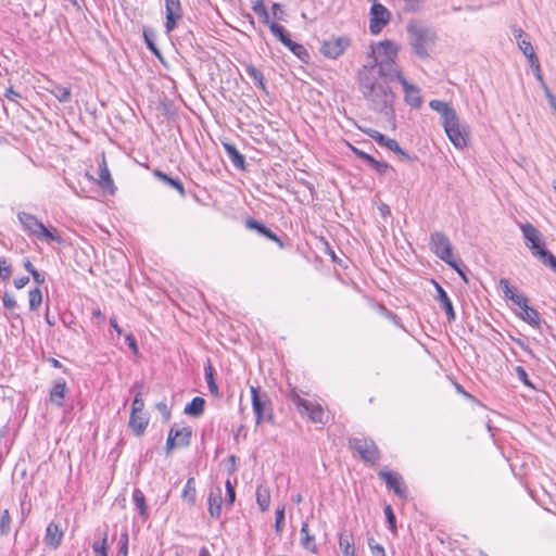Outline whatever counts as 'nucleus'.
Listing matches in <instances>:
<instances>
[{
    "label": "nucleus",
    "mask_w": 556,
    "mask_h": 556,
    "mask_svg": "<svg viewBox=\"0 0 556 556\" xmlns=\"http://www.w3.org/2000/svg\"><path fill=\"white\" fill-rule=\"evenodd\" d=\"M12 276L11 263L5 257H0V279L7 281Z\"/></svg>",
    "instance_id": "49530a36"
},
{
    "label": "nucleus",
    "mask_w": 556,
    "mask_h": 556,
    "mask_svg": "<svg viewBox=\"0 0 556 556\" xmlns=\"http://www.w3.org/2000/svg\"><path fill=\"white\" fill-rule=\"evenodd\" d=\"M204 406L205 400L203 397L195 396L186 405L184 413L192 417H200L204 412Z\"/></svg>",
    "instance_id": "c85d7f7f"
},
{
    "label": "nucleus",
    "mask_w": 556,
    "mask_h": 556,
    "mask_svg": "<svg viewBox=\"0 0 556 556\" xmlns=\"http://www.w3.org/2000/svg\"><path fill=\"white\" fill-rule=\"evenodd\" d=\"M3 306L8 309L16 307V301L9 293H4L2 296Z\"/></svg>",
    "instance_id": "13d9d810"
},
{
    "label": "nucleus",
    "mask_w": 556,
    "mask_h": 556,
    "mask_svg": "<svg viewBox=\"0 0 556 556\" xmlns=\"http://www.w3.org/2000/svg\"><path fill=\"white\" fill-rule=\"evenodd\" d=\"M350 448L358 453L362 460L375 465L380 458V452L376 443L367 438H352L349 440Z\"/></svg>",
    "instance_id": "6e6552de"
},
{
    "label": "nucleus",
    "mask_w": 556,
    "mask_h": 556,
    "mask_svg": "<svg viewBox=\"0 0 556 556\" xmlns=\"http://www.w3.org/2000/svg\"><path fill=\"white\" fill-rule=\"evenodd\" d=\"M47 90L62 103H67L72 99V92L68 87L52 84L51 88H47Z\"/></svg>",
    "instance_id": "473e14b6"
},
{
    "label": "nucleus",
    "mask_w": 556,
    "mask_h": 556,
    "mask_svg": "<svg viewBox=\"0 0 556 556\" xmlns=\"http://www.w3.org/2000/svg\"><path fill=\"white\" fill-rule=\"evenodd\" d=\"M269 29H270V31L273 33V35H274V36H275V37H276V38H277V39H278V40H279L283 46H286V45H289V43H290V40H291L290 35H289V33L287 31V29H286L282 25H280V24H278V23H276V22H271V23L269 24Z\"/></svg>",
    "instance_id": "c9c22d12"
},
{
    "label": "nucleus",
    "mask_w": 556,
    "mask_h": 556,
    "mask_svg": "<svg viewBox=\"0 0 556 556\" xmlns=\"http://www.w3.org/2000/svg\"><path fill=\"white\" fill-rule=\"evenodd\" d=\"M293 404L302 414H306L312 421L325 424L324 409L319 404H313L312 402L302 399L296 392H292L290 395Z\"/></svg>",
    "instance_id": "9d476101"
},
{
    "label": "nucleus",
    "mask_w": 556,
    "mask_h": 556,
    "mask_svg": "<svg viewBox=\"0 0 556 556\" xmlns=\"http://www.w3.org/2000/svg\"><path fill=\"white\" fill-rule=\"evenodd\" d=\"M5 98L10 101L15 102L17 98H21V94L17 91H15L12 87H10L5 91Z\"/></svg>",
    "instance_id": "69168bd1"
},
{
    "label": "nucleus",
    "mask_w": 556,
    "mask_h": 556,
    "mask_svg": "<svg viewBox=\"0 0 556 556\" xmlns=\"http://www.w3.org/2000/svg\"><path fill=\"white\" fill-rule=\"evenodd\" d=\"M369 165L379 174H384L389 168L386 162L377 161L375 157L374 160H369Z\"/></svg>",
    "instance_id": "5fc2aeb1"
},
{
    "label": "nucleus",
    "mask_w": 556,
    "mask_h": 556,
    "mask_svg": "<svg viewBox=\"0 0 556 556\" xmlns=\"http://www.w3.org/2000/svg\"><path fill=\"white\" fill-rule=\"evenodd\" d=\"M498 286L503 291L506 299L510 300L515 305L526 306V296L519 294L514 287L510 286L509 280L502 278L498 281Z\"/></svg>",
    "instance_id": "aec40b11"
},
{
    "label": "nucleus",
    "mask_w": 556,
    "mask_h": 556,
    "mask_svg": "<svg viewBox=\"0 0 556 556\" xmlns=\"http://www.w3.org/2000/svg\"><path fill=\"white\" fill-rule=\"evenodd\" d=\"M365 132L374 139L379 146L384 147L389 149L390 151H393L395 154H397L402 160L404 161H413V157L406 153L397 143L396 140L391 139L383 134L379 132L376 129H367Z\"/></svg>",
    "instance_id": "ddd939ff"
},
{
    "label": "nucleus",
    "mask_w": 556,
    "mask_h": 556,
    "mask_svg": "<svg viewBox=\"0 0 556 556\" xmlns=\"http://www.w3.org/2000/svg\"><path fill=\"white\" fill-rule=\"evenodd\" d=\"M245 72L247 74L253 79L254 84L261 88V89H265V81H264V76L262 74V72L260 70H257L255 66L253 65H248L245 67Z\"/></svg>",
    "instance_id": "a19ab883"
},
{
    "label": "nucleus",
    "mask_w": 556,
    "mask_h": 556,
    "mask_svg": "<svg viewBox=\"0 0 556 556\" xmlns=\"http://www.w3.org/2000/svg\"><path fill=\"white\" fill-rule=\"evenodd\" d=\"M262 236L266 237L267 239L274 241V242H277L279 244L280 248L283 247V243L281 242V240L277 237L276 233H274L269 228H266Z\"/></svg>",
    "instance_id": "680f3d73"
},
{
    "label": "nucleus",
    "mask_w": 556,
    "mask_h": 556,
    "mask_svg": "<svg viewBox=\"0 0 556 556\" xmlns=\"http://www.w3.org/2000/svg\"><path fill=\"white\" fill-rule=\"evenodd\" d=\"M433 285L437 290V296L435 300L440 303L441 307L445 311V314L447 316V320L454 321L456 318L455 311L453 307V303L451 299L448 298L446 291L437 282L433 280Z\"/></svg>",
    "instance_id": "a211bd4d"
},
{
    "label": "nucleus",
    "mask_w": 556,
    "mask_h": 556,
    "mask_svg": "<svg viewBox=\"0 0 556 556\" xmlns=\"http://www.w3.org/2000/svg\"><path fill=\"white\" fill-rule=\"evenodd\" d=\"M516 374L518 376V378L526 384V386H531L530 384V381L528 379V374L526 371V369L521 366H517L516 367Z\"/></svg>",
    "instance_id": "052dcab7"
},
{
    "label": "nucleus",
    "mask_w": 556,
    "mask_h": 556,
    "mask_svg": "<svg viewBox=\"0 0 556 556\" xmlns=\"http://www.w3.org/2000/svg\"><path fill=\"white\" fill-rule=\"evenodd\" d=\"M369 15V30L372 35H378L391 18L389 10L378 1L371 4Z\"/></svg>",
    "instance_id": "1a4fd4ad"
},
{
    "label": "nucleus",
    "mask_w": 556,
    "mask_h": 556,
    "mask_svg": "<svg viewBox=\"0 0 556 556\" xmlns=\"http://www.w3.org/2000/svg\"><path fill=\"white\" fill-rule=\"evenodd\" d=\"M154 176L157 177L161 181L165 182L172 188H175L181 197H185L186 191L182 182L178 178H172L161 170H155Z\"/></svg>",
    "instance_id": "72a5a7b5"
},
{
    "label": "nucleus",
    "mask_w": 556,
    "mask_h": 556,
    "mask_svg": "<svg viewBox=\"0 0 556 556\" xmlns=\"http://www.w3.org/2000/svg\"><path fill=\"white\" fill-rule=\"evenodd\" d=\"M350 39L348 37H331L324 40L320 47V52L329 59H338L344 53L350 46Z\"/></svg>",
    "instance_id": "f8f14e48"
},
{
    "label": "nucleus",
    "mask_w": 556,
    "mask_h": 556,
    "mask_svg": "<svg viewBox=\"0 0 556 556\" xmlns=\"http://www.w3.org/2000/svg\"><path fill=\"white\" fill-rule=\"evenodd\" d=\"M339 547L343 556H355V542L351 532L344 530L340 533Z\"/></svg>",
    "instance_id": "393cba45"
},
{
    "label": "nucleus",
    "mask_w": 556,
    "mask_h": 556,
    "mask_svg": "<svg viewBox=\"0 0 556 556\" xmlns=\"http://www.w3.org/2000/svg\"><path fill=\"white\" fill-rule=\"evenodd\" d=\"M431 251L452 268H456V260L452 253V244L448 237L442 231H434L429 242Z\"/></svg>",
    "instance_id": "0eeeda50"
},
{
    "label": "nucleus",
    "mask_w": 556,
    "mask_h": 556,
    "mask_svg": "<svg viewBox=\"0 0 556 556\" xmlns=\"http://www.w3.org/2000/svg\"><path fill=\"white\" fill-rule=\"evenodd\" d=\"M225 150L227 152V155L229 156L232 165L236 168L244 169L245 166V159L244 156L237 150V148L233 144L226 143Z\"/></svg>",
    "instance_id": "2f4dec72"
},
{
    "label": "nucleus",
    "mask_w": 556,
    "mask_h": 556,
    "mask_svg": "<svg viewBox=\"0 0 556 556\" xmlns=\"http://www.w3.org/2000/svg\"><path fill=\"white\" fill-rule=\"evenodd\" d=\"M285 505H280L276 509V519H275V531L277 534H281L285 527Z\"/></svg>",
    "instance_id": "a18cd8bd"
},
{
    "label": "nucleus",
    "mask_w": 556,
    "mask_h": 556,
    "mask_svg": "<svg viewBox=\"0 0 556 556\" xmlns=\"http://www.w3.org/2000/svg\"><path fill=\"white\" fill-rule=\"evenodd\" d=\"M256 503L262 511H266L270 505V491L267 485L258 484L256 488Z\"/></svg>",
    "instance_id": "cd10ccee"
},
{
    "label": "nucleus",
    "mask_w": 556,
    "mask_h": 556,
    "mask_svg": "<svg viewBox=\"0 0 556 556\" xmlns=\"http://www.w3.org/2000/svg\"><path fill=\"white\" fill-rule=\"evenodd\" d=\"M29 308L30 311H37L42 302V293L39 288H34L28 292Z\"/></svg>",
    "instance_id": "79ce46f5"
},
{
    "label": "nucleus",
    "mask_w": 556,
    "mask_h": 556,
    "mask_svg": "<svg viewBox=\"0 0 556 556\" xmlns=\"http://www.w3.org/2000/svg\"><path fill=\"white\" fill-rule=\"evenodd\" d=\"M63 539V531L55 522H50L46 529L45 543L51 548H58Z\"/></svg>",
    "instance_id": "6ab92c4d"
},
{
    "label": "nucleus",
    "mask_w": 556,
    "mask_h": 556,
    "mask_svg": "<svg viewBox=\"0 0 556 556\" xmlns=\"http://www.w3.org/2000/svg\"><path fill=\"white\" fill-rule=\"evenodd\" d=\"M397 51V46L392 40L380 41L376 47H372V60L363 65L362 68H376L380 73L399 76L402 71L395 62Z\"/></svg>",
    "instance_id": "f03ea898"
},
{
    "label": "nucleus",
    "mask_w": 556,
    "mask_h": 556,
    "mask_svg": "<svg viewBox=\"0 0 556 556\" xmlns=\"http://www.w3.org/2000/svg\"><path fill=\"white\" fill-rule=\"evenodd\" d=\"M442 126L455 148L462 149L467 146L470 134L469 127L460 121L457 114L446 122H442Z\"/></svg>",
    "instance_id": "423d86ee"
},
{
    "label": "nucleus",
    "mask_w": 556,
    "mask_h": 556,
    "mask_svg": "<svg viewBox=\"0 0 556 556\" xmlns=\"http://www.w3.org/2000/svg\"><path fill=\"white\" fill-rule=\"evenodd\" d=\"M253 12L258 15L262 18V22L265 24L269 23V13L267 11L266 5L264 4L263 0H257L252 5Z\"/></svg>",
    "instance_id": "37998d69"
},
{
    "label": "nucleus",
    "mask_w": 556,
    "mask_h": 556,
    "mask_svg": "<svg viewBox=\"0 0 556 556\" xmlns=\"http://www.w3.org/2000/svg\"><path fill=\"white\" fill-rule=\"evenodd\" d=\"M285 47H287L295 56H298L301 61L307 63L308 60H309V53L308 51L306 50V48L301 45V43H298L295 41H293L292 39L290 40V43L289 45H286Z\"/></svg>",
    "instance_id": "4c0bfd02"
},
{
    "label": "nucleus",
    "mask_w": 556,
    "mask_h": 556,
    "mask_svg": "<svg viewBox=\"0 0 556 556\" xmlns=\"http://www.w3.org/2000/svg\"><path fill=\"white\" fill-rule=\"evenodd\" d=\"M181 498L188 503L189 506H193L197 498V489H195V480L193 477H190L181 492Z\"/></svg>",
    "instance_id": "7c9ffc66"
},
{
    "label": "nucleus",
    "mask_w": 556,
    "mask_h": 556,
    "mask_svg": "<svg viewBox=\"0 0 556 556\" xmlns=\"http://www.w3.org/2000/svg\"><path fill=\"white\" fill-rule=\"evenodd\" d=\"M33 276L34 281L37 285H42L45 282V275L39 273L37 269L30 274Z\"/></svg>",
    "instance_id": "774afa93"
},
{
    "label": "nucleus",
    "mask_w": 556,
    "mask_h": 556,
    "mask_svg": "<svg viewBox=\"0 0 556 556\" xmlns=\"http://www.w3.org/2000/svg\"><path fill=\"white\" fill-rule=\"evenodd\" d=\"M66 393V381L63 378H60L53 382V386L50 390V401L56 406H63V401Z\"/></svg>",
    "instance_id": "4be33fe9"
},
{
    "label": "nucleus",
    "mask_w": 556,
    "mask_h": 556,
    "mask_svg": "<svg viewBox=\"0 0 556 556\" xmlns=\"http://www.w3.org/2000/svg\"><path fill=\"white\" fill-rule=\"evenodd\" d=\"M143 37H144V42H146L148 49L155 56H157L160 60H162V54H161L160 50L157 49V47H156V45L154 42L153 36L150 35L148 31H143Z\"/></svg>",
    "instance_id": "de8ad7c7"
},
{
    "label": "nucleus",
    "mask_w": 556,
    "mask_h": 556,
    "mask_svg": "<svg viewBox=\"0 0 556 556\" xmlns=\"http://www.w3.org/2000/svg\"><path fill=\"white\" fill-rule=\"evenodd\" d=\"M156 409L164 416L166 420L170 417V409L165 402H159L155 405Z\"/></svg>",
    "instance_id": "bf43d9fd"
},
{
    "label": "nucleus",
    "mask_w": 556,
    "mask_h": 556,
    "mask_svg": "<svg viewBox=\"0 0 556 556\" xmlns=\"http://www.w3.org/2000/svg\"><path fill=\"white\" fill-rule=\"evenodd\" d=\"M106 536L108 534L104 533L101 542H94L92 544V549L96 556H108V549H106Z\"/></svg>",
    "instance_id": "09e8293b"
},
{
    "label": "nucleus",
    "mask_w": 556,
    "mask_h": 556,
    "mask_svg": "<svg viewBox=\"0 0 556 556\" xmlns=\"http://www.w3.org/2000/svg\"><path fill=\"white\" fill-rule=\"evenodd\" d=\"M429 106L441 114L442 122H446L457 114L448 103L441 100H431Z\"/></svg>",
    "instance_id": "bb28decb"
},
{
    "label": "nucleus",
    "mask_w": 556,
    "mask_h": 556,
    "mask_svg": "<svg viewBox=\"0 0 556 556\" xmlns=\"http://www.w3.org/2000/svg\"><path fill=\"white\" fill-rule=\"evenodd\" d=\"M148 426V419L143 414H130L129 427L136 435H141Z\"/></svg>",
    "instance_id": "c756f323"
},
{
    "label": "nucleus",
    "mask_w": 556,
    "mask_h": 556,
    "mask_svg": "<svg viewBox=\"0 0 556 556\" xmlns=\"http://www.w3.org/2000/svg\"><path fill=\"white\" fill-rule=\"evenodd\" d=\"M545 266L556 273V256L547 249L536 251V256Z\"/></svg>",
    "instance_id": "ea45409f"
},
{
    "label": "nucleus",
    "mask_w": 556,
    "mask_h": 556,
    "mask_svg": "<svg viewBox=\"0 0 556 556\" xmlns=\"http://www.w3.org/2000/svg\"><path fill=\"white\" fill-rule=\"evenodd\" d=\"M521 313L519 314L520 318L531 325L532 327L539 328L541 324V317L536 309L530 307L528 305V300L526 299V306L517 305Z\"/></svg>",
    "instance_id": "b1692460"
},
{
    "label": "nucleus",
    "mask_w": 556,
    "mask_h": 556,
    "mask_svg": "<svg viewBox=\"0 0 556 556\" xmlns=\"http://www.w3.org/2000/svg\"><path fill=\"white\" fill-rule=\"evenodd\" d=\"M545 96L547 98L548 104L554 109L556 113V97L549 91V89L545 86Z\"/></svg>",
    "instance_id": "0e129e2a"
},
{
    "label": "nucleus",
    "mask_w": 556,
    "mask_h": 556,
    "mask_svg": "<svg viewBox=\"0 0 556 556\" xmlns=\"http://www.w3.org/2000/svg\"><path fill=\"white\" fill-rule=\"evenodd\" d=\"M379 478L382 479L389 489H392L394 493L401 497L406 494V486L402 481L399 473L388 470H381L378 473Z\"/></svg>",
    "instance_id": "f3484780"
},
{
    "label": "nucleus",
    "mask_w": 556,
    "mask_h": 556,
    "mask_svg": "<svg viewBox=\"0 0 556 556\" xmlns=\"http://www.w3.org/2000/svg\"><path fill=\"white\" fill-rule=\"evenodd\" d=\"M28 282H29L28 276H23V277H18L16 279H14V286L16 289L24 288Z\"/></svg>",
    "instance_id": "e2e57ef3"
},
{
    "label": "nucleus",
    "mask_w": 556,
    "mask_h": 556,
    "mask_svg": "<svg viewBox=\"0 0 556 556\" xmlns=\"http://www.w3.org/2000/svg\"><path fill=\"white\" fill-rule=\"evenodd\" d=\"M207 502H208L210 516L214 519H218L220 517L222 504H223L222 490L219 488H217L216 492L212 491L208 494Z\"/></svg>",
    "instance_id": "5701e85b"
},
{
    "label": "nucleus",
    "mask_w": 556,
    "mask_h": 556,
    "mask_svg": "<svg viewBox=\"0 0 556 556\" xmlns=\"http://www.w3.org/2000/svg\"><path fill=\"white\" fill-rule=\"evenodd\" d=\"M518 47L522 51L523 55L528 59V62L532 68L540 71L539 59L535 55L534 49L528 35L521 40H518Z\"/></svg>",
    "instance_id": "412c9836"
},
{
    "label": "nucleus",
    "mask_w": 556,
    "mask_h": 556,
    "mask_svg": "<svg viewBox=\"0 0 556 556\" xmlns=\"http://www.w3.org/2000/svg\"><path fill=\"white\" fill-rule=\"evenodd\" d=\"M384 514H386V517H387V521L389 523V528L392 530V531H395V516H394V513L392 510V507L390 505H388L386 508H384Z\"/></svg>",
    "instance_id": "6e6d98bb"
},
{
    "label": "nucleus",
    "mask_w": 556,
    "mask_h": 556,
    "mask_svg": "<svg viewBox=\"0 0 556 556\" xmlns=\"http://www.w3.org/2000/svg\"><path fill=\"white\" fill-rule=\"evenodd\" d=\"M520 229L526 239V245L532 251L534 256H536V251L545 249L541 240V233L533 225L529 223L521 224Z\"/></svg>",
    "instance_id": "2eb2a0df"
},
{
    "label": "nucleus",
    "mask_w": 556,
    "mask_h": 556,
    "mask_svg": "<svg viewBox=\"0 0 556 556\" xmlns=\"http://www.w3.org/2000/svg\"><path fill=\"white\" fill-rule=\"evenodd\" d=\"M245 227L251 230H256L260 235L267 228L265 225L254 218H248L245 220Z\"/></svg>",
    "instance_id": "603ef678"
},
{
    "label": "nucleus",
    "mask_w": 556,
    "mask_h": 556,
    "mask_svg": "<svg viewBox=\"0 0 556 556\" xmlns=\"http://www.w3.org/2000/svg\"><path fill=\"white\" fill-rule=\"evenodd\" d=\"M125 339L128 346L134 351V353H137L138 346L135 337L131 333H128Z\"/></svg>",
    "instance_id": "338daca9"
},
{
    "label": "nucleus",
    "mask_w": 556,
    "mask_h": 556,
    "mask_svg": "<svg viewBox=\"0 0 556 556\" xmlns=\"http://www.w3.org/2000/svg\"><path fill=\"white\" fill-rule=\"evenodd\" d=\"M314 536L309 534L308 523L303 522L301 527V545L309 552L316 553Z\"/></svg>",
    "instance_id": "f704fd0d"
},
{
    "label": "nucleus",
    "mask_w": 556,
    "mask_h": 556,
    "mask_svg": "<svg viewBox=\"0 0 556 556\" xmlns=\"http://www.w3.org/2000/svg\"><path fill=\"white\" fill-rule=\"evenodd\" d=\"M368 546L372 556H386L383 546L376 543L374 538L368 539Z\"/></svg>",
    "instance_id": "3c124183"
},
{
    "label": "nucleus",
    "mask_w": 556,
    "mask_h": 556,
    "mask_svg": "<svg viewBox=\"0 0 556 556\" xmlns=\"http://www.w3.org/2000/svg\"><path fill=\"white\" fill-rule=\"evenodd\" d=\"M119 543H121L119 553L123 556H127V554H128V533L127 532L122 533Z\"/></svg>",
    "instance_id": "4d7b16f0"
},
{
    "label": "nucleus",
    "mask_w": 556,
    "mask_h": 556,
    "mask_svg": "<svg viewBox=\"0 0 556 556\" xmlns=\"http://www.w3.org/2000/svg\"><path fill=\"white\" fill-rule=\"evenodd\" d=\"M408 42L415 52L421 59L429 55V50L434 46L437 33L433 28L424 23L412 20L406 26Z\"/></svg>",
    "instance_id": "7ed1b4c3"
},
{
    "label": "nucleus",
    "mask_w": 556,
    "mask_h": 556,
    "mask_svg": "<svg viewBox=\"0 0 556 556\" xmlns=\"http://www.w3.org/2000/svg\"><path fill=\"white\" fill-rule=\"evenodd\" d=\"M165 1V31L170 34L176 27L178 22L182 18V8L179 0H164Z\"/></svg>",
    "instance_id": "4468645a"
},
{
    "label": "nucleus",
    "mask_w": 556,
    "mask_h": 556,
    "mask_svg": "<svg viewBox=\"0 0 556 556\" xmlns=\"http://www.w3.org/2000/svg\"><path fill=\"white\" fill-rule=\"evenodd\" d=\"M192 429L190 427H172L166 440V453L169 454L174 448L187 447L190 445Z\"/></svg>",
    "instance_id": "9b49d317"
},
{
    "label": "nucleus",
    "mask_w": 556,
    "mask_h": 556,
    "mask_svg": "<svg viewBox=\"0 0 556 556\" xmlns=\"http://www.w3.org/2000/svg\"><path fill=\"white\" fill-rule=\"evenodd\" d=\"M204 375H205V380H206L207 388H208L210 392L213 395L218 396L219 395V390H218V386H217V383L215 381V378H214V369H213L211 363H208L205 366Z\"/></svg>",
    "instance_id": "58836bf2"
},
{
    "label": "nucleus",
    "mask_w": 556,
    "mask_h": 556,
    "mask_svg": "<svg viewBox=\"0 0 556 556\" xmlns=\"http://www.w3.org/2000/svg\"><path fill=\"white\" fill-rule=\"evenodd\" d=\"M250 392L256 425H261L265 421L271 422L274 417L273 406L267 392L261 391L260 388L254 386L250 387Z\"/></svg>",
    "instance_id": "39448f33"
},
{
    "label": "nucleus",
    "mask_w": 556,
    "mask_h": 556,
    "mask_svg": "<svg viewBox=\"0 0 556 556\" xmlns=\"http://www.w3.org/2000/svg\"><path fill=\"white\" fill-rule=\"evenodd\" d=\"M18 222L21 223L24 231L29 236L35 237L41 241H56L61 242V238L50 229H48L36 216L26 212L17 214Z\"/></svg>",
    "instance_id": "20e7f679"
},
{
    "label": "nucleus",
    "mask_w": 556,
    "mask_h": 556,
    "mask_svg": "<svg viewBox=\"0 0 556 556\" xmlns=\"http://www.w3.org/2000/svg\"><path fill=\"white\" fill-rule=\"evenodd\" d=\"M397 75H387L376 68L358 71V88L370 110L389 117L394 114L395 94L390 84Z\"/></svg>",
    "instance_id": "f257e3e1"
},
{
    "label": "nucleus",
    "mask_w": 556,
    "mask_h": 556,
    "mask_svg": "<svg viewBox=\"0 0 556 556\" xmlns=\"http://www.w3.org/2000/svg\"><path fill=\"white\" fill-rule=\"evenodd\" d=\"M225 486H226L227 503L229 505H232L236 500L235 484L228 479L225 482Z\"/></svg>",
    "instance_id": "864d4df0"
},
{
    "label": "nucleus",
    "mask_w": 556,
    "mask_h": 556,
    "mask_svg": "<svg viewBox=\"0 0 556 556\" xmlns=\"http://www.w3.org/2000/svg\"><path fill=\"white\" fill-rule=\"evenodd\" d=\"M132 500L139 515L143 518L148 516V506L146 504V496L140 489H135L132 492Z\"/></svg>",
    "instance_id": "e433bc0d"
},
{
    "label": "nucleus",
    "mask_w": 556,
    "mask_h": 556,
    "mask_svg": "<svg viewBox=\"0 0 556 556\" xmlns=\"http://www.w3.org/2000/svg\"><path fill=\"white\" fill-rule=\"evenodd\" d=\"M12 518L8 509H4L0 516V535H8L11 531Z\"/></svg>",
    "instance_id": "c03bdc74"
},
{
    "label": "nucleus",
    "mask_w": 556,
    "mask_h": 556,
    "mask_svg": "<svg viewBox=\"0 0 556 556\" xmlns=\"http://www.w3.org/2000/svg\"><path fill=\"white\" fill-rule=\"evenodd\" d=\"M144 407L143 400L141 397V393L137 392L131 405V414H142Z\"/></svg>",
    "instance_id": "8fccbe9b"
},
{
    "label": "nucleus",
    "mask_w": 556,
    "mask_h": 556,
    "mask_svg": "<svg viewBox=\"0 0 556 556\" xmlns=\"http://www.w3.org/2000/svg\"><path fill=\"white\" fill-rule=\"evenodd\" d=\"M98 184L101 186L102 189L109 190L111 193L114 192V182L104 157L102 159V162L99 164Z\"/></svg>",
    "instance_id": "a878e982"
},
{
    "label": "nucleus",
    "mask_w": 556,
    "mask_h": 556,
    "mask_svg": "<svg viewBox=\"0 0 556 556\" xmlns=\"http://www.w3.org/2000/svg\"><path fill=\"white\" fill-rule=\"evenodd\" d=\"M396 80L402 85L403 91H404V99L405 102L410 105L412 108L418 109L420 108L422 100L420 96V89L409 84L406 78L403 76V73L401 72L399 76H396Z\"/></svg>",
    "instance_id": "dca6fc26"
}]
</instances>
